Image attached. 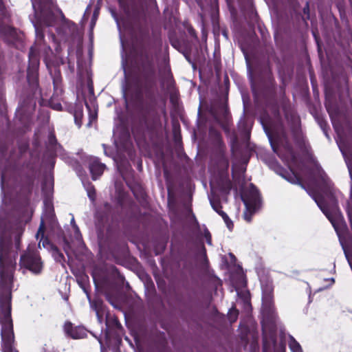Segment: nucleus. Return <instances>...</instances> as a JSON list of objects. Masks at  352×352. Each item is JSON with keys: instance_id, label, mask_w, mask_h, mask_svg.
I'll use <instances>...</instances> for the list:
<instances>
[{"instance_id": "f257e3e1", "label": "nucleus", "mask_w": 352, "mask_h": 352, "mask_svg": "<svg viewBox=\"0 0 352 352\" xmlns=\"http://www.w3.org/2000/svg\"><path fill=\"white\" fill-rule=\"evenodd\" d=\"M16 265V255L10 247L0 240V322L2 324L3 352H17L12 347L14 335L11 318L12 292L14 289L12 270Z\"/></svg>"}, {"instance_id": "f03ea898", "label": "nucleus", "mask_w": 352, "mask_h": 352, "mask_svg": "<svg viewBox=\"0 0 352 352\" xmlns=\"http://www.w3.org/2000/svg\"><path fill=\"white\" fill-rule=\"evenodd\" d=\"M285 338L275 307L273 281L265 276V352H286Z\"/></svg>"}, {"instance_id": "7ed1b4c3", "label": "nucleus", "mask_w": 352, "mask_h": 352, "mask_svg": "<svg viewBox=\"0 0 352 352\" xmlns=\"http://www.w3.org/2000/svg\"><path fill=\"white\" fill-rule=\"evenodd\" d=\"M269 119L270 116L265 111V135L267 136L273 151L278 154L279 146L286 144L289 155L288 167L290 173L278 164L276 165V172L289 182L305 188L301 177L293 170V168L297 164L298 159L292 146L288 143L287 134L283 124L277 123L270 126Z\"/></svg>"}, {"instance_id": "20e7f679", "label": "nucleus", "mask_w": 352, "mask_h": 352, "mask_svg": "<svg viewBox=\"0 0 352 352\" xmlns=\"http://www.w3.org/2000/svg\"><path fill=\"white\" fill-rule=\"evenodd\" d=\"M32 6L36 16V21H33V24L36 42H41L44 37V28L54 25V16L51 10L45 9L43 0H32Z\"/></svg>"}, {"instance_id": "39448f33", "label": "nucleus", "mask_w": 352, "mask_h": 352, "mask_svg": "<svg viewBox=\"0 0 352 352\" xmlns=\"http://www.w3.org/2000/svg\"><path fill=\"white\" fill-rule=\"evenodd\" d=\"M245 59L252 91L255 101L258 102L263 94V67L261 64L252 65L247 57H245Z\"/></svg>"}, {"instance_id": "423d86ee", "label": "nucleus", "mask_w": 352, "mask_h": 352, "mask_svg": "<svg viewBox=\"0 0 352 352\" xmlns=\"http://www.w3.org/2000/svg\"><path fill=\"white\" fill-rule=\"evenodd\" d=\"M21 268L28 270L34 274H38L42 272L43 263L38 254L28 251L21 256Z\"/></svg>"}, {"instance_id": "0eeeda50", "label": "nucleus", "mask_w": 352, "mask_h": 352, "mask_svg": "<svg viewBox=\"0 0 352 352\" xmlns=\"http://www.w3.org/2000/svg\"><path fill=\"white\" fill-rule=\"evenodd\" d=\"M246 207V211L244 212V219L247 221H250L252 213L256 212L260 207V200L256 195H254L250 199H243Z\"/></svg>"}, {"instance_id": "6e6552de", "label": "nucleus", "mask_w": 352, "mask_h": 352, "mask_svg": "<svg viewBox=\"0 0 352 352\" xmlns=\"http://www.w3.org/2000/svg\"><path fill=\"white\" fill-rule=\"evenodd\" d=\"M65 333L74 339H81L87 336V331L82 327H73L71 322H66L64 325Z\"/></svg>"}, {"instance_id": "1a4fd4ad", "label": "nucleus", "mask_w": 352, "mask_h": 352, "mask_svg": "<svg viewBox=\"0 0 352 352\" xmlns=\"http://www.w3.org/2000/svg\"><path fill=\"white\" fill-rule=\"evenodd\" d=\"M89 160V170L92 175V179L96 180L103 173L105 165L100 163L98 159L95 157H91Z\"/></svg>"}, {"instance_id": "9d476101", "label": "nucleus", "mask_w": 352, "mask_h": 352, "mask_svg": "<svg viewBox=\"0 0 352 352\" xmlns=\"http://www.w3.org/2000/svg\"><path fill=\"white\" fill-rule=\"evenodd\" d=\"M213 192V188H211V193ZM210 203L212 207V208L219 213L223 218L225 223L226 224L228 228L231 230L233 228V223L232 221L230 219L227 214L222 210H221V206L219 205V203L217 201H215L214 199L212 197V194L208 195Z\"/></svg>"}, {"instance_id": "9b49d317", "label": "nucleus", "mask_w": 352, "mask_h": 352, "mask_svg": "<svg viewBox=\"0 0 352 352\" xmlns=\"http://www.w3.org/2000/svg\"><path fill=\"white\" fill-rule=\"evenodd\" d=\"M38 49L36 45L32 47L29 53V60L34 69H36L38 65V60L37 58Z\"/></svg>"}, {"instance_id": "f8f14e48", "label": "nucleus", "mask_w": 352, "mask_h": 352, "mask_svg": "<svg viewBox=\"0 0 352 352\" xmlns=\"http://www.w3.org/2000/svg\"><path fill=\"white\" fill-rule=\"evenodd\" d=\"M325 108L331 119L333 120L335 116H338L339 113V110L338 107L336 104H332L330 101L326 100L325 102Z\"/></svg>"}, {"instance_id": "ddd939ff", "label": "nucleus", "mask_w": 352, "mask_h": 352, "mask_svg": "<svg viewBox=\"0 0 352 352\" xmlns=\"http://www.w3.org/2000/svg\"><path fill=\"white\" fill-rule=\"evenodd\" d=\"M74 121L76 124L80 127L82 125L83 110L82 106H76L74 112Z\"/></svg>"}, {"instance_id": "4468645a", "label": "nucleus", "mask_w": 352, "mask_h": 352, "mask_svg": "<svg viewBox=\"0 0 352 352\" xmlns=\"http://www.w3.org/2000/svg\"><path fill=\"white\" fill-rule=\"evenodd\" d=\"M289 347L292 352H303L300 344L292 336H289Z\"/></svg>"}, {"instance_id": "2eb2a0df", "label": "nucleus", "mask_w": 352, "mask_h": 352, "mask_svg": "<svg viewBox=\"0 0 352 352\" xmlns=\"http://www.w3.org/2000/svg\"><path fill=\"white\" fill-rule=\"evenodd\" d=\"M316 119L325 135L328 136V130L329 129V126L325 118L322 116H317Z\"/></svg>"}, {"instance_id": "dca6fc26", "label": "nucleus", "mask_w": 352, "mask_h": 352, "mask_svg": "<svg viewBox=\"0 0 352 352\" xmlns=\"http://www.w3.org/2000/svg\"><path fill=\"white\" fill-rule=\"evenodd\" d=\"M238 316V311L233 309L230 310V312L228 314V318L230 321V322H234L236 320Z\"/></svg>"}, {"instance_id": "f3484780", "label": "nucleus", "mask_w": 352, "mask_h": 352, "mask_svg": "<svg viewBox=\"0 0 352 352\" xmlns=\"http://www.w3.org/2000/svg\"><path fill=\"white\" fill-rule=\"evenodd\" d=\"M98 14H99V9L98 8H96L94 12L93 16H92L91 21V24H90L91 30L94 28V25L96 24V20L98 19Z\"/></svg>"}, {"instance_id": "a211bd4d", "label": "nucleus", "mask_w": 352, "mask_h": 352, "mask_svg": "<svg viewBox=\"0 0 352 352\" xmlns=\"http://www.w3.org/2000/svg\"><path fill=\"white\" fill-rule=\"evenodd\" d=\"M87 192L89 199L94 200L95 198V190L94 186L89 185L87 188Z\"/></svg>"}, {"instance_id": "6ab92c4d", "label": "nucleus", "mask_w": 352, "mask_h": 352, "mask_svg": "<svg viewBox=\"0 0 352 352\" xmlns=\"http://www.w3.org/2000/svg\"><path fill=\"white\" fill-rule=\"evenodd\" d=\"M314 200L316 202L317 205L320 208V209L324 212V209L322 208L323 199L322 197H314Z\"/></svg>"}, {"instance_id": "aec40b11", "label": "nucleus", "mask_w": 352, "mask_h": 352, "mask_svg": "<svg viewBox=\"0 0 352 352\" xmlns=\"http://www.w3.org/2000/svg\"><path fill=\"white\" fill-rule=\"evenodd\" d=\"M303 12L307 15V19H309V5L308 2L306 3V6L303 8Z\"/></svg>"}, {"instance_id": "412c9836", "label": "nucleus", "mask_w": 352, "mask_h": 352, "mask_svg": "<svg viewBox=\"0 0 352 352\" xmlns=\"http://www.w3.org/2000/svg\"><path fill=\"white\" fill-rule=\"evenodd\" d=\"M205 236L206 238L207 243L209 245H211V236H210V232H209V231L208 230H205Z\"/></svg>"}, {"instance_id": "4be33fe9", "label": "nucleus", "mask_w": 352, "mask_h": 352, "mask_svg": "<svg viewBox=\"0 0 352 352\" xmlns=\"http://www.w3.org/2000/svg\"><path fill=\"white\" fill-rule=\"evenodd\" d=\"M265 107L267 106V94L268 92H270L271 91V89H269L267 87V77L265 76Z\"/></svg>"}, {"instance_id": "5701e85b", "label": "nucleus", "mask_w": 352, "mask_h": 352, "mask_svg": "<svg viewBox=\"0 0 352 352\" xmlns=\"http://www.w3.org/2000/svg\"><path fill=\"white\" fill-rule=\"evenodd\" d=\"M89 118H90V121L89 122V125L91 124V122L92 120H94L96 118V112H94V113L90 114Z\"/></svg>"}, {"instance_id": "b1692460", "label": "nucleus", "mask_w": 352, "mask_h": 352, "mask_svg": "<svg viewBox=\"0 0 352 352\" xmlns=\"http://www.w3.org/2000/svg\"><path fill=\"white\" fill-rule=\"evenodd\" d=\"M45 186H47L49 188V191L51 192L53 188V184L51 181H49L47 183L45 184Z\"/></svg>"}, {"instance_id": "393cba45", "label": "nucleus", "mask_w": 352, "mask_h": 352, "mask_svg": "<svg viewBox=\"0 0 352 352\" xmlns=\"http://www.w3.org/2000/svg\"><path fill=\"white\" fill-rule=\"evenodd\" d=\"M49 141L51 144H54L56 142L55 137L53 134H50L49 136Z\"/></svg>"}, {"instance_id": "a878e982", "label": "nucleus", "mask_w": 352, "mask_h": 352, "mask_svg": "<svg viewBox=\"0 0 352 352\" xmlns=\"http://www.w3.org/2000/svg\"><path fill=\"white\" fill-rule=\"evenodd\" d=\"M43 222L42 221L41 222V224L40 226V228L38 229V233H37V235H38L40 233H41L42 234H43Z\"/></svg>"}, {"instance_id": "bb28decb", "label": "nucleus", "mask_w": 352, "mask_h": 352, "mask_svg": "<svg viewBox=\"0 0 352 352\" xmlns=\"http://www.w3.org/2000/svg\"><path fill=\"white\" fill-rule=\"evenodd\" d=\"M71 223L74 227V228L75 229V230L76 231V232H79V230H78V228L77 227V226L76 225L75 222H74V219L72 218V221H71Z\"/></svg>"}, {"instance_id": "cd10ccee", "label": "nucleus", "mask_w": 352, "mask_h": 352, "mask_svg": "<svg viewBox=\"0 0 352 352\" xmlns=\"http://www.w3.org/2000/svg\"><path fill=\"white\" fill-rule=\"evenodd\" d=\"M260 323L261 326V331L263 333H264V317L261 319Z\"/></svg>"}, {"instance_id": "c85d7f7f", "label": "nucleus", "mask_w": 352, "mask_h": 352, "mask_svg": "<svg viewBox=\"0 0 352 352\" xmlns=\"http://www.w3.org/2000/svg\"><path fill=\"white\" fill-rule=\"evenodd\" d=\"M54 85L55 89H58V78L54 79Z\"/></svg>"}, {"instance_id": "c756f323", "label": "nucleus", "mask_w": 352, "mask_h": 352, "mask_svg": "<svg viewBox=\"0 0 352 352\" xmlns=\"http://www.w3.org/2000/svg\"><path fill=\"white\" fill-rule=\"evenodd\" d=\"M96 315H97L99 322L101 323L102 322V317L100 316L99 311H98V310L96 311Z\"/></svg>"}, {"instance_id": "7c9ffc66", "label": "nucleus", "mask_w": 352, "mask_h": 352, "mask_svg": "<svg viewBox=\"0 0 352 352\" xmlns=\"http://www.w3.org/2000/svg\"><path fill=\"white\" fill-rule=\"evenodd\" d=\"M90 7H91V6H90V5H89V6H88V7L87 8V10H86V11H85V14H84V16H83V19H84V20H85V18H86V15H87V14L89 12V10L90 9Z\"/></svg>"}, {"instance_id": "2f4dec72", "label": "nucleus", "mask_w": 352, "mask_h": 352, "mask_svg": "<svg viewBox=\"0 0 352 352\" xmlns=\"http://www.w3.org/2000/svg\"><path fill=\"white\" fill-rule=\"evenodd\" d=\"M16 247L17 249L19 248V237L16 239Z\"/></svg>"}, {"instance_id": "473e14b6", "label": "nucleus", "mask_w": 352, "mask_h": 352, "mask_svg": "<svg viewBox=\"0 0 352 352\" xmlns=\"http://www.w3.org/2000/svg\"><path fill=\"white\" fill-rule=\"evenodd\" d=\"M260 122H261V124L262 125L263 128L264 129V119L261 118Z\"/></svg>"}, {"instance_id": "72a5a7b5", "label": "nucleus", "mask_w": 352, "mask_h": 352, "mask_svg": "<svg viewBox=\"0 0 352 352\" xmlns=\"http://www.w3.org/2000/svg\"><path fill=\"white\" fill-rule=\"evenodd\" d=\"M89 91H90V93H91V94H94V89H93L92 86H91V85H89Z\"/></svg>"}, {"instance_id": "f704fd0d", "label": "nucleus", "mask_w": 352, "mask_h": 352, "mask_svg": "<svg viewBox=\"0 0 352 352\" xmlns=\"http://www.w3.org/2000/svg\"><path fill=\"white\" fill-rule=\"evenodd\" d=\"M54 108L56 109H60L61 108V104H56L54 107Z\"/></svg>"}, {"instance_id": "c9c22d12", "label": "nucleus", "mask_w": 352, "mask_h": 352, "mask_svg": "<svg viewBox=\"0 0 352 352\" xmlns=\"http://www.w3.org/2000/svg\"><path fill=\"white\" fill-rule=\"evenodd\" d=\"M224 164H225V166H226V167H228V160H225V161H224Z\"/></svg>"}, {"instance_id": "e433bc0d", "label": "nucleus", "mask_w": 352, "mask_h": 352, "mask_svg": "<svg viewBox=\"0 0 352 352\" xmlns=\"http://www.w3.org/2000/svg\"><path fill=\"white\" fill-rule=\"evenodd\" d=\"M340 146V151H342V153L344 154V151H343L342 147L340 146Z\"/></svg>"}, {"instance_id": "4c0bfd02", "label": "nucleus", "mask_w": 352, "mask_h": 352, "mask_svg": "<svg viewBox=\"0 0 352 352\" xmlns=\"http://www.w3.org/2000/svg\"><path fill=\"white\" fill-rule=\"evenodd\" d=\"M86 107H87V108L88 109H89V106L88 105V104H87V103H86Z\"/></svg>"}, {"instance_id": "58836bf2", "label": "nucleus", "mask_w": 352, "mask_h": 352, "mask_svg": "<svg viewBox=\"0 0 352 352\" xmlns=\"http://www.w3.org/2000/svg\"><path fill=\"white\" fill-rule=\"evenodd\" d=\"M261 300H262V302L264 300V296L263 295L262 297H261Z\"/></svg>"}, {"instance_id": "ea45409f", "label": "nucleus", "mask_w": 352, "mask_h": 352, "mask_svg": "<svg viewBox=\"0 0 352 352\" xmlns=\"http://www.w3.org/2000/svg\"><path fill=\"white\" fill-rule=\"evenodd\" d=\"M87 298H88V299H89V300H90V298H89V294H87Z\"/></svg>"}, {"instance_id": "a19ab883", "label": "nucleus", "mask_w": 352, "mask_h": 352, "mask_svg": "<svg viewBox=\"0 0 352 352\" xmlns=\"http://www.w3.org/2000/svg\"><path fill=\"white\" fill-rule=\"evenodd\" d=\"M50 4L53 3L52 0H50Z\"/></svg>"}]
</instances>
